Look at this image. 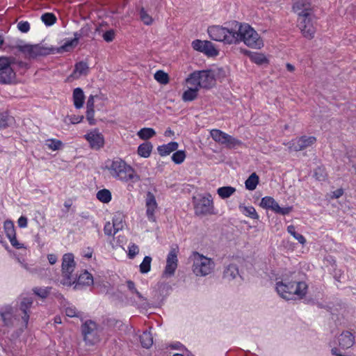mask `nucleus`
I'll list each match as a JSON object with an SVG mask.
<instances>
[{
	"instance_id": "6e6552de",
	"label": "nucleus",
	"mask_w": 356,
	"mask_h": 356,
	"mask_svg": "<svg viewBox=\"0 0 356 356\" xmlns=\"http://www.w3.org/2000/svg\"><path fill=\"white\" fill-rule=\"evenodd\" d=\"M193 204L196 216H206L213 213L214 207L213 200L210 194H207V196L199 195L197 197H193Z\"/></svg>"
},
{
	"instance_id": "ea45409f",
	"label": "nucleus",
	"mask_w": 356,
	"mask_h": 356,
	"mask_svg": "<svg viewBox=\"0 0 356 356\" xmlns=\"http://www.w3.org/2000/svg\"><path fill=\"white\" fill-rule=\"evenodd\" d=\"M41 20L46 26H52L56 22V17L54 13H46L41 16Z\"/></svg>"
},
{
	"instance_id": "58836bf2",
	"label": "nucleus",
	"mask_w": 356,
	"mask_h": 356,
	"mask_svg": "<svg viewBox=\"0 0 356 356\" xmlns=\"http://www.w3.org/2000/svg\"><path fill=\"white\" fill-rule=\"evenodd\" d=\"M89 67L87 63L80 61L76 63L74 66V73L78 72L79 75H86L88 73Z\"/></svg>"
},
{
	"instance_id": "aec40b11",
	"label": "nucleus",
	"mask_w": 356,
	"mask_h": 356,
	"mask_svg": "<svg viewBox=\"0 0 356 356\" xmlns=\"http://www.w3.org/2000/svg\"><path fill=\"white\" fill-rule=\"evenodd\" d=\"M293 10L299 17L302 15H312V9L309 0H296L293 3Z\"/></svg>"
},
{
	"instance_id": "3c124183",
	"label": "nucleus",
	"mask_w": 356,
	"mask_h": 356,
	"mask_svg": "<svg viewBox=\"0 0 356 356\" xmlns=\"http://www.w3.org/2000/svg\"><path fill=\"white\" fill-rule=\"evenodd\" d=\"M251 60L257 65H262L268 62L266 56L261 54H254L251 56Z\"/></svg>"
},
{
	"instance_id": "a878e982",
	"label": "nucleus",
	"mask_w": 356,
	"mask_h": 356,
	"mask_svg": "<svg viewBox=\"0 0 356 356\" xmlns=\"http://www.w3.org/2000/svg\"><path fill=\"white\" fill-rule=\"evenodd\" d=\"M240 276L238 266L236 264H231L225 267L223 271V277L229 281Z\"/></svg>"
},
{
	"instance_id": "1a4fd4ad",
	"label": "nucleus",
	"mask_w": 356,
	"mask_h": 356,
	"mask_svg": "<svg viewBox=\"0 0 356 356\" xmlns=\"http://www.w3.org/2000/svg\"><path fill=\"white\" fill-rule=\"evenodd\" d=\"M75 268L74 255L72 253L65 254L62 261V275L63 279L60 284L66 286H71L74 282H72V273Z\"/></svg>"
},
{
	"instance_id": "20e7f679",
	"label": "nucleus",
	"mask_w": 356,
	"mask_h": 356,
	"mask_svg": "<svg viewBox=\"0 0 356 356\" xmlns=\"http://www.w3.org/2000/svg\"><path fill=\"white\" fill-rule=\"evenodd\" d=\"M186 82L199 88H211L216 83L214 72L211 70L195 71L189 74Z\"/></svg>"
},
{
	"instance_id": "49530a36",
	"label": "nucleus",
	"mask_w": 356,
	"mask_h": 356,
	"mask_svg": "<svg viewBox=\"0 0 356 356\" xmlns=\"http://www.w3.org/2000/svg\"><path fill=\"white\" fill-rule=\"evenodd\" d=\"M186 158V153L184 150H178L173 153L172 156V161L176 164H181Z\"/></svg>"
},
{
	"instance_id": "72a5a7b5",
	"label": "nucleus",
	"mask_w": 356,
	"mask_h": 356,
	"mask_svg": "<svg viewBox=\"0 0 356 356\" xmlns=\"http://www.w3.org/2000/svg\"><path fill=\"white\" fill-rule=\"evenodd\" d=\"M236 191V188L232 186H222L217 190L218 195L222 199H226L232 195Z\"/></svg>"
},
{
	"instance_id": "2f4dec72",
	"label": "nucleus",
	"mask_w": 356,
	"mask_h": 356,
	"mask_svg": "<svg viewBox=\"0 0 356 356\" xmlns=\"http://www.w3.org/2000/svg\"><path fill=\"white\" fill-rule=\"evenodd\" d=\"M140 341L145 348H150L153 344V337L149 332L145 331L140 336Z\"/></svg>"
},
{
	"instance_id": "de8ad7c7",
	"label": "nucleus",
	"mask_w": 356,
	"mask_h": 356,
	"mask_svg": "<svg viewBox=\"0 0 356 356\" xmlns=\"http://www.w3.org/2000/svg\"><path fill=\"white\" fill-rule=\"evenodd\" d=\"M49 149L56 151L60 149L63 144L61 140L57 139H49L47 140V144Z\"/></svg>"
},
{
	"instance_id": "338daca9",
	"label": "nucleus",
	"mask_w": 356,
	"mask_h": 356,
	"mask_svg": "<svg viewBox=\"0 0 356 356\" xmlns=\"http://www.w3.org/2000/svg\"><path fill=\"white\" fill-rule=\"evenodd\" d=\"M18 226L21 228L27 227L28 220L25 216H22L17 220Z\"/></svg>"
},
{
	"instance_id": "8fccbe9b",
	"label": "nucleus",
	"mask_w": 356,
	"mask_h": 356,
	"mask_svg": "<svg viewBox=\"0 0 356 356\" xmlns=\"http://www.w3.org/2000/svg\"><path fill=\"white\" fill-rule=\"evenodd\" d=\"M140 17L143 23L146 25H150L152 23V17L147 14L144 8H141L140 10Z\"/></svg>"
},
{
	"instance_id": "393cba45",
	"label": "nucleus",
	"mask_w": 356,
	"mask_h": 356,
	"mask_svg": "<svg viewBox=\"0 0 356 356\" xmlns=\"http://www.w3.org/2000/svg\"><path fill=\"white\" fill-rule=\"evenodd\" d=\"M178 146L179 145L177 142H170L168 144L159 145L157 147V150L161 156H165L177 150Z\"/></svg>"
},
{
	"instance_id": "6ab92c4d",
	"label": "nucleus",
	"mask_w": 356,
	"mask_h": 356,
	"mask_svg": "<svg viewBox=\"0 0 356 356\" xmlns=\"http://www.w3.org/2000/svg\"><path fill=\"white\" fill-rule=\"evenodd\" d=\"M208 33L213 40L223 42L226 44V31L224 26H211L208 28Z\"/></svg>"
},
{
	"instance_id": "603ef678",
	"label": "nucleus",
	"mask_w": 356,
	"mask_h": 356,
	"mask_svg": "<svg viewBox=\"0 0 356 356\" xmlns=\"http://www.w3.org/2000/svg\"><path fill=\"white\" fill-rule=\"evenodd\" d=\"M127 288L132 293H135L140 300H145L142 294L136 289L135 286V283L133 281L128 280L127 282Z\"/></svg>"
},
{
	"instance_id": "e433bc0d",
	"label": "nucleus",
	"mask_w": 356,
	"mask_h": 356,
	"mask_svg": "<svg viewBox=\"0 0 356 356\" xmlns=\"http://www.w3.org/2000/svg\"><path fill=\"white\" fill-rule=\"evenodd\" d=\"M156 135V131L152 128H143L138 132L140 139L148 140Z\"/></svg>"
},
{
	"instance_id": "4468645a",
	"label": "nucleus",
	"mask_w": 356,
	"mask_h": 356,
	"mask_svg": "<svg viewBox=\"0 0 356 356\" xmlns=\"http://www.w3.org/2000/svg\"><path fill=\"white\" fill-rule=\"evenodd\" d=\"M192 47L209 57H214L218 55V51L213 44L208 40H195L192 42Z\"/></svg>"
},
{
	"instance_id": "13d9d810",
	"label": "nucleus",
	"mask_w": 356,
	"mask_h": 356,
	"mask_svg": "<svg viewBox=\"0 0 356 356\" xmlns=\"http://www.w3.org/2000/svg\"><path fill=\"white\" fill-rule=\"evenodd\" d=\"M17 28L22 33H27L30 30V24L26 21H20Z\"/></svg>"
},
{
	"instance_id": "39448f33",
	"label": "nucleus",
	"mask_w": 356,
	"mask_h": 356,
	"mask_svg": "<svg viewBox=\"0 0 356 356\" xmlns=\"http://www.w3.org/2000/svg\"><path fill=\"white\" fill-rule=\"evenodd\" d=\"M15 61L12 56H0V84H11L16 78V73L11 66Z\"/></svg>"
},
{
	"instance_id": "473e14b6",
	"label": "nucleus",
	"mask_w": 356,
	"mask_h": 356,
	"mask_svg": "<svg viewBox=\"0 0 356 356\" xmlns=\"http://www.w3.org/2000/svg\"><path fill=\"white\" fill-rule=\"evenodd\" d=\"M239 209L245 216L254 220H257L259 218V215L252 206L245 207L244 205H239Z\"/></svg>"
},
{
	"instance_id": "37998d69",
	"label": "nucleus",
	"mask_w": 356,
	"mask_h": 356,
	"mask_svg": "<svg viewBox=\"0 0 356 356\" xmlns=\"http://www.w3.org/2000/svg\"><path fill=\"white\" fill-rule=\"evenodd\" d=\"M224 145L229 149L235 148L242 145V142L236 138L227 134Z\"/></svg>"
},
{
	"instance_id": "e2e57ef3",
	"label": "nucleus",
	"mask_w": 356,
	"mask_h": 356,
	"mask_svg": "<svg viewBox=\"0 0 356 356\" xmlns=\"http://www.w3.org/2000/svg\"><path fill=\"white\" fill-rule=\"evenodd\" d=\"M11 245L15 248L16 249H21L23 248V245L19 243L17 240V238H16V235L15 236H13L10 238H8Z\"/></svg>"
},
{
	"instance_id": "f257e3e1",
	"label": "nucleus",
	"mask_w": 356,
	"mask_h": 356,
	"mask_svg": "<svg viewBox=\"0 0 356 356\" xmlns=\"http://www.w3.org/2000/svg\"><path fill=\"white\" fill-rule=\"evenodd\" d=\"M276 291L280 297L290 300L302 299L307 294L308 286L302 281H291L284 277L282 281L276 282Z\"/></svg>"
},
{
	"instance_id": "c85d7f7f",
	"label": "nucleus",
	"mask_w": 356,
	"mask_h": 356,
	"mask_svg": "<svg viewBox=\"0 0 356 356\" xmlns=\"http://www.w3.org/2000/svg\"><path fill=\"white\" fill-rule=\"evenodd\" d=\"M199 89L197 86H195L193 88H189L182 94V100L185 102L195 100L197 97Z\"/></svg>"
},
{
	"instance_id": "680f3d73",
	"label": "nucleus",
	"mask_w": 356,
	"mask_h": 356,
	"mask_svg": "<svg viewBox=\"0 0 356 356\" xmlns=\"http://www.w3.org/2000/svg\"><path fill=\"white\" fill-rule=\"evenodd\" d=\"M65 314L69 317L78 316L76 309L74 307H68L65 309Z\"/></svg>"
},
{
	"instance_id": "dca6fc26",
	"label": "nucleus",
	"mask_w": 356,
	"mask_h": 356,
	"mask_svg": "<svg viewBox=\"0 0 356 356\" xmlns=\"http://www.w3.org/2000/svg\"><path fill=\"white\" fill-rule=\"evenodd\" d=\"M177 251L172 248L167 256L166 266L163 271V275L166 277H171L175 274L177 268Z\"/></svg>"
},
{
	"instance_id": "f3484780",
	"label": "nucleus",
	"mask_w": 356,
	"mask_h": 356,
	"mask_svg": "<svg viewBox=\"0 0 356 356\" xmlns=\"http://www.w3.org/2000/svg\"><path fill=\"white\" fill-rule=\"evenodd\" d=\"M84 138L90 143L92 149H99L104 145L103 135L96 129L86 134Z\"/></svg>"
},
{
	"instance_id": "a18cd8bd",
	"label": "nucleus",
	"mask_w": 356,
	"mask_h": 356,
	"mask_svg": "<svg viewBox=\"0 0 356 356\" xmlns=\"http://www.w3.org/2000/svg\"><path fill=\"white\" fill-rule=\"evenodd\" d=\"M154 79L161 84H166L169 82V76L163 70H158L154 74Z\"/></svg>"
},
{
	"instance_id": "4be33fe9",
	"label": "nucleus",
	"mask_w": 356,
	"mask_h": 356,
	"mask_svg": "<svg viewBox=\"0 0 356 356\" xmlns=\"http://www.w3.org/2000/svg\"><path fill=\"white\" fill-rule=\"evenodd\" d=\"M316 139L314 136H303L293 143V148L295 151H301L309 146H312Z\"/></svg>"
},
{
	"instance_id": "b1692460",
	"label": "nucleus",
	"mask_w": 356,
	"mask_h": 356,
	"mask_svg": "<svg viewBox=\"0 0 356 356\" xmlns=\"http://www.w3.org/2000/svg\"><path fill=\"white\" fill-rule=\"evenodd\" d=\"M81 35L79 31L74 33V38L70 40L66 41L63 45L56 49V51L58 53L63 51H69L71 49L75 47L78 43L79 40L81 38Z\"/></svg>"
},
{
	"instance_id": "f8f14e48",
	"label": "nucleus",
	"mask_w": 356,
	"mask_h": 356,
	"mask_svg": "<svg viewBox=\"0 0 356 356\" xmlns=\"http://www.w3.org/2000/svg\"><path fill=\"white\" fill-rule=\"evenodd\" d=\"M81 332L84 341L89 345H93L99 341L97 324L93 321H86L81 325Z\"/></svg>"
},
{
	"instance_id": "4d7b16f0",
	"label": "nucleus",
	"mask_w": 356,
	"mask_h": 356,
	"mask_svg": "<svg viewBox=\"0 0 356 356\" xmlns=\"http://www.w3.org/2000/svg\"><path fill=\"white\" fill-rule=\"evenodd\" d=\"M115 31L113 29H110L108 31H106L103 33V38L104 40L107 42H112L115 38Z\"/></svg>"
},
{
	"instance_id": "4c0bfd02",
	"label": "nucleus",
	"mask_w": 356,
	"mask_h": 356,
	"mask_svg": "<svg viewBox=\"0 0 356 356\" xmlns=\"http://www.w3.org/2000/svg\"><path fill=\"white\" fill-rule=\"evenodd\" d=\"M13 118L6 113H0V130L8 127L13 122Z\"/></svg>"
},
{
	"instance_id": "c9c22d12",
	"label": "nucleus",
	"mask_w": 356,
	"mask_h": 356,
	"mask_svg": "<svg viewBox=\"0 0 356 356\" xmlns=\"http://www.w3.org/2000/svg\"><path fill=\"white\" fill-rule=\"evenodd\" d=\"M97 198L103 203H108L111 200V193L109 190L104 188L97 193Z\"/></svg>"
},
{
	"instance_id": "5701e85b",
	"label": "nucleus",
	"mask_w": 356,
	"mask_h": 356,
	"mask_svg": "<svg viewBox=\"0 0 356 356\" xmlns=\"http://www.w3.org/2000/svg\"><path fill=\"white\" fill-rule=\"evenodd\" d=\"M339 346L343 349L352 347L355 343V336L349 331H343L338 337Z\"/></svg>"
},
{
	"instance_id": "cd10ccee",
	"label": "nucleus",
	"mask_w": 356,
	"mask_h": 356,
	"mask_svg": "<svg viewBox=\"0 0 356 356\" xmlns=\"http://www.w3.org/2000/svg\"><path fill=\"white\" fill-rule=\"evenodd\" d=\"M152 149V144L149 141H146L138 146L137 152L141 157L148 158L151 154Z\"/></svg>"
},
{
	"instance_id": "0eeeda50",
	"label": "nucleus",
	"mask_w": 356,
	"mask_h": 356,
	"mask_svg": "<svg viewBox=\"0 0 356 356\" xmlns=\"http://www.w3.org/2000/svg\"><path fill=\"white\" fill-rule=\"evenodd\" d=\"M240 36V42L243 41L251 48L260 49L264 45L259 34L248 24H243Z\"/></svg>"
},
{
	"instance_id": "423d86ee",
	"label": "nucleus",
	"mask_w": 356,
	"mask_h": 356,
	"mask_svg": "<svg viewBox=\"0 0 356 356\" xmlns=\"http://www.w3.org/2000/svg\"><path fill=\"white\" fill-rule=\"evenodd\" d=\"M214 267V263L211 259L193 252V271L197 276H205L211 273Z\"/></svg>"
},
{
	"instance_id": "0e129e2a",
	"label": "nucleus",
	"mask_w": 356,
	"mask_h": 356,
	"mask_svg": "<svg viewBox=\"0 0 356 356\" xmlns=\"http://www.w3.org/2000/svg\"><path fill=\"white\" fill-rule=\"evenodd\" d=\"M332 274L334 279L337 282H341V278L343 275V272L340 269L334 268Z\"/></svg>"
},
{
	"instance_id": "9b49d317",
	"label": "nucleus",
	"mask_w": 356,
	"mask_h": 356,
	"mask_svg": "<svg viewBox=\"0 0 356 356\" xmlns=\"http://www.w3.org/2000/svg\"><path fill=\"white\" fill-rule=\"evenodd\" d=\"M298 27L300 30L302 35L309 40H312L314 37L316 29L313 24L312 15H302L298 19Z\"/></svg>"
},
{
	"instance_id": "bb28decb",
	"label": "nucleus",
	"mask_w": 356,
	"mask_h": 356,
	"mask_svg": "<svg viewBox=\"0 0 356 356\" xmlns=\"http://www.w3.org/2000/svg\"><path fill=\"white\" fill-rule=\"evenodd\" d=\"M85 95L81 88H76L73 91V102L76 108H81L84 103Z\"/></svg>"
},
{
	"instance_id": "864d4df0",
	"label": "nucleus",
	"mask_w": 356,
	"mask_h": 356,
	"mask_svg": "<svg viewBox=\"0 0 356 356\" xmlns=\"http://www.w3.org/2000/svg\"><path fill=\"white\" fill-rule=\"evenodd\" d=\"M33 293L42 298H45L48 296V295L49 294V291L48 290V289H43V288H40V287H35L33 289Z\"/></svg>"
},
{
	"instance_id": "ddd939ff",
	"label": "nucleus",
	"mask_w": 356,
	"mask_h": 356,
	"mask_svg": "<svg viewBox=\"0 0 356 356\" xmlns=\"http://www.w3.org/2000/svg\"><path fill=\"white\" fill-rule=\"evenodd\" d=\"M260 206L266 209H270L275 213L280 215H287L293 210V207H280L275 199L270 196L263 197L260 202Z\"/></svg>"
},
{
	"instance_id": "412c9836",
	"label": "nucleus",
	"mask_w": 356,
	"mask_h": 356,
	"mask_svg": "<svg viewBox=\"0 0 356 356\" xmlns=\"http://www.w3.org/2000/svg\"><path fill=\"white\" fill-rule=\"evenodd\" d=\"M73 284H75L74 289H81L84 286H90L93 284V277L87 270L83 271L81 273L77 278H75Z\"/></svg>"
},
{
	"instance_id": "f704fd0d",
	"label": "nucleus",
	"mask_w": 356,
	"mask_h": 356,
	"mask_svg": "<svg viewBox=\"0 0 356 356\" xmlns=\"http://www.w3.org/2000/svg\"><path fill=\"white\" fill-rule=\"evenodd\" d=\"M211 136L216 142L224 145L227 134L218 129H213L211 131Z\"/></svg>"
},
{
	"instance_id": "7ed1b4c3",
	"label": "nucleus",
	"mask_w": 356,
	"mask_h": 356,
	"mask_svg": "<svg viewBox=\"0 0 356 356\" xmlns=\"http://www.w3.org/2000/svg\"><path fill=\"white\" fill-rule=\"evenodd\" d=\"M17 49L19 51L23 53L26 58L35 59L38 56H47L54 54L56 49L54 47H44L40 44H17L15 46L5 45L3 50L6 52H12L13 49Z\"/></svg>"
},
{
	"instance_id": "a19ab883",
	"label": "nucleus",
	"mask_w": 356,
	"mask_h": 356,
	"mask_svg": "<svg viewBox=\"0 0 356 356\" xmlns=\"http://www.w3.org/2000/svg\"><path fill=\"white\" fill-rule=\"evenodd\" d=\"M152 257L149 256H145L140 264V272L143 274L147 273L151 269Z\"/></svg>"
},
{
	"instance_id": "774afa93",
	"label": "nucleus",
	"mask_w": 356,
	"mask_h": 356,
	"mask_svg": "<svg viewBox=\"0 0 356 356\" xmlns=\"http://www.w3.org/2000/svg\"><path fill=\"white\" fill-rule=\"evenodd\" d=\"M94 104H95L94 96L91 95L88 97L87 103H86L87 109L94 108Z\"/></svg>"
},
{
	"instance_id": "6e6d98bb",
	"label": "nucleus",
	"mask_w": 356,
	"mask_h": 356,
	"mask_svg": "<svg viewBox=\"0 0 356 356\" xmlns=\"http://www.w3.org/2000/svg\"><path fill=\"white\" fill-rule=\"evenodd\" d=\"M104 234L107 236L115 235V226L110 222H106L104 227Z\"/></svg>"
},
{
	"instance_id": "09e8293b",
	"label": "nucleus",
	"mask_w": 356,
	"mask_h": 356,
	"mask_svg": "<svg viewBox=\"0 0 356 356\" xmlns=\"http://www.w3.org/2000/svg\"><path fill=\"white\" fill-rule=\"evenodd\" d=\"M327 174L324 168L321 167H317L314 172V177L318 181H324L326 178Z\"/></svg>"
},
{
	"instance_id": "79ce46f5",
	"label": "nucleus",
	"mask_w": 356,
	"mask_h": 356,
	"mask_svg": "<svg viewBox=\"0 0 356 356\" xmlns=\"http://www.w3.org/2000/svg\"><path fill=\"white\" fill-rule=\"evenodd\" d=\"M3 228L8 238L16 235L15 229L13 221L10 220H6L4 222Z\"/></svg>"
},
{
	"instance_id": "69168bd1",
	"label": "nucleus",
	"mask_w": 356,
	"mask_h": 356,
	"mask_svg": "<svg viewBox=\"0 0 356 356\" xmlns=\"http://www.w3.org/2000/svg\"><path fill=\"white\" fill-rule=\"evenodd\" d=\"M13 308L10 305H6L1 312V314H3L4 316L13 315Z\"/></svg>"
},
{
	"instance_id": "c756f323",
	"label": "nucleus",
	"mask_w": 356,
	"mask_h": 356,
	"mask_svg": "<svg viewBox=\"0 0 356 356\" xmlns=\"http://www.w3.org/2000/svg\"><path fill=\"white\" fill-rule=\"evenodd\" d=\"M259 181V177L256 172L252 173L245 181L246 189L253 191L257 188Z\"/></svg>"
},
{
	"instance_id": "a211bd4d",
	"label": "nucleus",
	"mask_w": 356,
	"mask_h": 356,
	"mask_svg": "<svg viewBox=\"0 0 356 356\" xmlns=\"http://www.w3.org/2000/svg\"><path fill=\"white\" fill-rule=\"evenodd\" d=\"M145 204L147 207L146 215L149 220L155 221L154 212L157 208V203L154 195L148 191L146 195Z\"/></svg>"
},
{
	"instance_id": "bf43d9fd",
	"label": "nucleus",
	"mask_w": 356,
	"mask_h": 356,
	"mask_svg": "<svg viewBox=\"0 0 356 356\" xmlns=\"http://www.w3.org/2000/svg\"><path fill=\"white\" fill-rule=\"evenodd\" d=\"M94 115H95V110L94 108H90V109H87L86 111V118L88 121V123L90 124V125H94L95 124V120L94 118Z\"/></svg>"
},
{
	"instance_id": "9d476101",
	"label": "nucleus",
	"mask_w": 356,
	"mask_h": 356,
	"mask_svg": "<svg viewBox=\"0 0 356 356\" xmlns=\"http://www.w3.org/2000/svg\"><path fill=\"white\" fill-rule=\"evenodd\" d=\"M226 31V44H238L240 42L243 24L236 21H229L224 23Z\"/></svg>"
},
{
	"instance_id": "c03bdc74",
	"label": "nucleus",
	"mask_w": 356,
	"mask_h": 356,
	"mask_svg": "<svg viewBox=\"0 0 356 356\" xmlns=\"http://www.w3.org/2000/svg\"><path fill=\"white\" fill-rule=\"evenodd\" d=\"M287 231L291 234L300 244L304 245L306 243L305 238L301 234L296 232V227L293 225L287 227Z\"/></svg>"
},
{
	"instance_id": "f03ea898",
	"label": "nucleus",
	"mask_w": 356,
	"mask_h": 356,
	"mask_svg": "<svg viewBox=\"0 0 356 356\" xmlns=\"http://www.w3.org/2000/svg\"><path fill=\"white\" fill-rule=\"evenodd\" d=\"M107 168L113 177L120 180L124 181L132 180L134 182L140 180V176L135 174L134 169L120 158L114 159Z\"/></svg>"
},
{
	"instance_id": "7c9ffc66",
	"label": "nucleus",
	"mask_w": 356,
	"mask_h": 356,
	"mask_svg": "<svg viewBox=\"0 0 356 356\" xmlns=\"http://www.w3.org/2000/svg\"><path fill=\"white\" fill-rule=\"evenodd\" d=\"M124 215L122 212H116L113 217V225L115 226V233L122 230L123 228Z\"/></svg>"
},
{
	"instance_id": "052dcab7",
	"label": "nucleus",
	"mask_w": 356,
	"mask_h": 356,
	"mask_svg": "<svg viewBox=\"0 0 356 356\" xmlns=\"http://www.w3.org/2000/svg\"><path fill=\"white\" fill-rule=\"evenodd\" d=\"M1 318L3 321V323H4V326H6V327H13V317H12V315L10 316H5L3 315V314H1Z\"/></svg>"
},
{
	"instance_id": "2eb2a0df",
	"label": "nucleus",
	"mask_w": 356,
	"mask_h": 356,
	"mask_svg": "<svg viewBox=\"0 0 356 356\" xmlns=\"http://www.w3.org/2000/svg\"><path fill=\"white\" fill-rule=\"evenodd\" d=\"M33 303V298L31 296H20L18 298L17 307L23 314L22 319L26 327L27 326V324L29 323V316L31 314L30 309Z\"/></svg>"
},
{
	"instance_id": "5fc2aeb1",
	"label": "nucleus",
	"mask_w": 356,
	"mask_h": 356,
	"mask_svg": "<svg viewBox=\"0 0 356 356\" xmlns=\"http://www.w3.org/2000/svg\"><path fill=\"white\" fill-rule=\"evenodd\" d=\"M128 257L129 259H134L139 252V248L135 243L129 245Z\"/></svg>"
}]
</instances>
